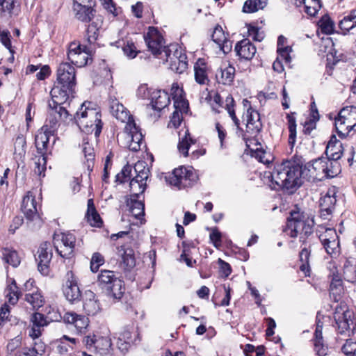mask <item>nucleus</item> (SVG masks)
Wrapping results in <instances>:
<instances>
[{"mask_svg": "<svg viewBox=\"0 0 356 356\" xmlns=\"http://www.w3.org/2000/svg\"><path fill=\"white\" fill-rule=\"evenodd\" d=\"M52 136L49 133H45L42 130L39 131L35 138V145L37 149V152L40 156H47L46 151L47 145L49 143V137Z\"/></svg>", "mask_w": 356, "mask_h": 356, "instance_id": "473e14b6", "label": "nucleus"}, {"mask_svg": "<svg viewBox=\"0 0 356 356\" xmlns=\"http://www.w3.org/2000/svg\"><path fill=\"white\" fill-rule=\"evenodd\" d=\"M152 108L158 111H161L166 107L170 102L169 94L165 90H158L152 92L151 96Z\"/></svg>", "mask_w": 356, "mask_h": 356, "instance_id": "cd10ccee", "label": "nucleus"}, {"mask_svg": "<svg viewBox=\"0 0 356 356\" xmlns=\"http://www.w3.org/2000/svg\"><path fill=\"white\" fill-rule=\"evenodd\" d=\"M211 37L213 41L219 46L224 53L226 52L225 49V47L227 50L230 49V46L227 44L229 41L227 39L222 28L220 25H217L215 27Z\"/></svg>", "mask_w": 356, "mask_h": 356, "instance_id": "72a5a7b5", "label": "nucleus"}, {"mask_svg": "<svg viewBox=\"0 0 356 356\" xmlns=\"http://www.w3.org/2000/svg\"><path fill=\"white\" fill-rule=\"evenodd\" d=\"M220 74H217V78L219 79V82L222 84H230L234 78L235 68H220Z\"/></svg>", "mask_w": 356, "mask_h": 356, "instance_id": "a18cd8bd", "label": "nucleus"}, {"mask_svg": "<svg viewBox=\"0 0 356 356\" xmlns=\"http://www.w3.org/2000/svg\"><path fill=\"white\" fill-rule=\"evenodd\" d=\"M26 141L23 135H19L15 140L14 149L15 154L23 156L26 153Z\"/></svg>", "mask_w": 356, "mask_h": 356, "instance_id": "3c124183", "label": "nucleus"}, {"mask_svg": "<svg viewBox=\"0 0 356 356\" xmlns=\"http://www.w3.org/2000/svg\"><path fill=\"white\" fill-rule=\"evenodd\" d=\"M83 309L88 315L94 316L101 310L100 303L96 295L91 291L85 293Z\"/></svg>", "mask_w": 356, "mask_h": 356, "instance_id": "b1692460", "label": "nucleus"}, {"mask_svg": "<svg viewBox=\"0 0 356 356\" xmlns=\"http://www.w3.org/2000/svg\"><path fill=\"white\" fill-rule=\"evenodd\" d=\"M175 111H178L179 113H186L189 108L188 101L184 97L174 101Z\"/></svg>", "mask_w": 356, "mask_h": 356, "instance_id": "0e129e2a", "label": "nucleus"}, {"mask_svg": "<svg viewBox=\"0 0 356 356\" xmlns=\"http://www.w3.org/2000/svg\"><path fill=\"white\" fill-rule=\"evenodd\" d=\"M47 156H39L35 162V172L40 177H44V171L46 170Z\"/></svg>", "mask_w": 356, "mask_h": 356, "instance_id": "69168bd1", "label": "nucleus"}, {"mask_svg": "<svg viewBox=\"0 0 356 356\" xmlns=\"http://www.w3.org/2000/svg\"><path fill=\"white\" fill-rule=\"evenodd\" d=\"M131 166L130 165H124L122 170L115 176V181L120 184H123L127 181L131 174Z\"/></svg>", "mask_w": 356, "mask_h": 356, "instance_id": "4d7b16f0", "label": "nucleus"}, {"mask_svg": "<svg viewBox=\"0 0 356 356\" xmlns=\"http://www.w3.org/2000/svg\"><path fill=\"white\" fill-rule=\"evenodd\" d=\"M330 317L318 312L316 316V328L313 343L314 350L317 356H326L328 352V347L323 337V330L327 325Z\"/></svg>", "mask_w": 356, "mask_h": 356, "instance_id": "1a4fd4ad", "label": "nucleus"}, {"mask_svg": "<svg viewBox=\"0 0 356 356\" xmlns=\"http://www.w3.org/2000/svg\"><path fill=\"white\" fill-rule=\"evenodd\" d=\"M76 238L71 233L54 234V245L56 252L63 258H70L73 255Z\"/></svg>", "mask_w": 356, "mask_h": 356, "instance_id": "9d476101", "label": "nucleus"}, {"mask_svg": "<svg viewBox=\"0 0 356 356\" xmlns=\"http://www.w3.org/2000/svg\"><path fill=\"white\" fill-rule=\"evenodd\" d=\"M35 197L28 194L22 200V211L28 220H33L38 218Z\"/></svg>", "mask_w": 356, "mask_h": 356, "instance_id": "bb28decb", "label": "nucleus"}, {"mask_svg": "<svg viewBox=\"0 0 356 356\" xmlns=\"http://www.w3.org/2000/svg\"><path fill=\"white\" fill-rule=\"evenodd\" d=\"M345 343L341 346V351L346 356H356V341L346 339Z\"/></svg>", "mask_w": 356, "mask_h": 356, "instance_id": "864d4df0", "label": "nucleus"}, {"mask_svg": "<svg viewBox=\"0 0 356 356\" xmlns=\"http://www.w3.org/2000/svg\"><path fill=\"white\" fill-rule=\"evenodd\" d=\"M335 129L341 138H346L356 126V107L353 106L343 108L335 118Z\"/></svg>", "mask_w": 356, "mask_h": 356, "instance_id": "423d86ee", "label": "nucleus"}, {"mask_svg": "<svg viewBox=\"0 0 356 356\" xmlns=\"http://www.w3.org/2000/svg\"><path fill=\"white\" fill-rule=\"evenodd\" d=\"M268 0H247L245 1L243 12L252 13L264 9L267 5Z\"/></svg>", "mask_w": 356, "mask_h": 356, "instance_id": "4c0bfd02", "label": "nucleus"}, {"mask_svg": "<svg viewBox=\"0 0 356 356\" xmlns=\"http://www.w3.org/2000/svg\"><path fill=\"white\" fill-rule=\"evenodd\" d=\"M343 291L341 280L333 278L330 286V293L335 302L340 300Z\"/></svg>", "mask_w": 356, "mask_h": 356, "instance_id": "a19ab883", "label": "nucleus"}, {"mask_svg": "<svg viewBox=\"0 0 356 356\" xmlns=\"http://www.w3.org/2000/svg\"><path fill=\"white\" fill-rule=\"evenodd\" d=\"M6 291V297L8 298L9 302L12 305L17 303L21 295V292L18 290V287L14 280L12 281L11 284L8 286Z\"/></svg>", "mask_w": 356, "mask_h": 356, "instance_id": "49530a36", "label": "nucleus"}, {"mask_svg": "<svg viewBox=\"0 0 356 356\" xmlns=\"http://www.w3.org/2000/svg\"><path fill=\"white\" fill-rule=\"evenodd\" d=\"M326 251L332 258H337L341 253L339 237L333 238L331 241L321 243Z\"/></svg>", "mask_w": 356, "mask_h": 356, "instance_id": "58836bf2", "label": "nucleus"}, {"mask_svg": "<svg viewBox=\"0 0 356 356\" xmlns=\"http://www.w3.org/2000/svg\"><path fill=\"white\" fill-rule=\"evenodd\" d=\"M104 264V258L99 252H95L90 261V270L93 272H97L99 267Z\"/></svg>", "mask_w": 356, "mask_h": 356, "instance_id": "6e6d98bb", "label": "nucleus"}, {"mask_svg": "<svg viewBox=\"0 0 356 356\" xmlns=\"http://www.w3.org/2000/svg\"><path fill=\"white\" fill-rule=\"evenodd\" d=\"M63 292L66 299L73 302L79 300L81 291L77 284V281L72 271L70 270L65 276V282L63 286Z\"/></svg>", "mask_w": 356, "mask_h": 356, "instance_id": "f3484780", "label": "nucleus"}, {"mask_svg": "<svg viewBox=\"0 0 356 356\" xmlns=\"http://www.w3.org/2000/svg\"><path fill=\"white\" fill-rule=\"evenodd\" d=\"M172 186L185 188L191 186L197 179V175L192 167L181 166L175 168L171 175L165 177Z\"/></svg>", "mask_w": 356, "mask_h": 356, "instance_id": "6e6552de", "label": "nucleus"}, {"mask_svg": "<svg viewBox=\"0 0 356 356\" xmlns=\"http://www.w3.org/2000/svg\"><path fill=\"white\" fill-rule=\"evenodd\" d=\"M136 195V194L130 195L129 197L127 198L126 202L132 216L137 219H140L145 216L144 200H140V197Z\"/></svg>", "mask_w": 356, "mask_h": 356, "instance_id": "a878e982", "label": "nucleus"}, {"mask_svg": "<svg viewBox=\"0 0 356 356\" xmlns=\"http://www.w3.org/2000/svg\"><path fill=\"white\" fill-rule=\"evenodd\" d=\"M311 177L307 165L303 168L291 160L276 164L273 172H265L264 175V179L270 183L271 189H282L291 193L302 184V179L309 181Z\"/></svg>", "mask_w": 356, "mask_h": 356, "instance_id": "f257e3e1", "label": "nucleus"}, {"mask_svg": "<svg viewBox=\"0 0 356 356\" xmlns=\"http://www.w3.org/2000/svg\"><path fill=\"white\" fill-rule=\"evenodd\" d=\"M317 37L322 40L325 50L332 46V41L328 36L334 32V24L327 15H324L317 23Z\"/></svg>", "mask_w": 356, "mask_h": 356, "instance_id": "f8f14e48", "label": "nucleus"}, {"mask_svg": "<svg viewBox=\"0 0 356 356\" xmlns=\"http://www.w3.org/2000/svg\"><path fill=\"white\" fill-rule=\"evenodd\" d=\"M125 129L129 131V136L131 138L129 145V149L133 152H137L140 149L143 136L140 132L139 127L135 122H128L125 126Z\"/></svg>", "mask_w": 356, "mask_h": 356, "instance_id": "aec40b11", "label": "nucleus"}, {"mask_svg": "<svg viewBox=\"0 0 356 356\" xmlns=\"http://www.w3.org/2000/svg\"><path fill=\"white\" fill-rule=\"evenodd\" d=\"M63 321L67 324L74 326L79 333H85L89 325V319L86 316L78 314L75 312H67L63 316Z\"/></svg>", "mask_w": 356, "mask_h": 356, "instance_id": "4be33fe9", "label": "nucleus"}, {"mask_svg": "<svg viewBox=\"0 0 356 356\" xmlns=\"http://www.w3.org/2000/svg\"><path fill=\"white\" fill-rule=\"evenodd\" d=\"M90 22L87 27L86 37L89 43H93L98 38L99 29L102 26V19L100 17H97L95 21L92 20Z\"/></svg>", "mask_w": 356, "mask_h": 356, "instance_id": "f704fd0d", "label": "nucleus"}, {"mask_svg": "<svg viewBox=\"0 0 356 356\" xmlns=\"http://www.w3.org/2000/svg\"><path fill=\"white\" fill-rule=\"evenodd\" d=\"M68 60L75 67H84L91 64V57L86 51L79 53H73L71 56H67Z\"/></svg>", "mask_w": 356, "mask_h": 356, "instance_id": "c9c22d12", "label": "nucleus"}, {"mask_svg": "<svg viewBox=\"0 0 356 356\" xmlns=\"http://www.w3.org/2000/svg\"><path fill=\"white\" fill-rule=\"evenodd\" d=\"M195 140L191 137L188 131H186L185 135L183 138H179V142L177 145L178 150L184 156H188V150L191 144H194Z\"/></svg>", "mask_w": 356, "mask_h": 356, "instance_id": "ea45409f", "label": "nucleus"}, {"mask_svg": "<svg viewBox=\"0 0 356 356\" xmlns=\"http://www.w3.org/2000/svg\"><path fill=\"white\" fill-rule=\"evenodd\" d=\"M334 320L337 334L345 338L350 337L352 332L350 325H353L355 316L353 311L348 309L344 302H340L334 309Z\"/></svg>", "mask_w": 356, "mask_h": 356, "instance_id": "39448f33", "label": "nucleus"}, {"mask_svg": "<svg viewBox=\"0 0 356 356\" xmlns=\"http://www.w3.org/2000/svg\"><path fill=\"white\" fill-rule=\"evenodd\" d=\"M21 339L19 337L14 338L11 339L8 343L7 344L6 349L7 353L9 355H14L15 354L20 350L21 348Z\"/></svg>", "mask_w": 356, "mask_h": 356, "instance_id": "13d9d810", "label": "nucleus"}, {"mask_svg": "<svg viewBox=\"0 0 356 356\" xmlns=\"http://www.w3.org/2000/svg\"><path fill=\"white\" fill-rule=\"evenodd\" d=\"M308 219L305 213H300V211L293 210L290 212V217L287 218V222L284 232H288L291 237H296L298 233H300V239L305 241V238L309 236L312 234V226L307 224Z\"/></svg>", "mask_w": 356, "mask_h": 356, "instance_id": "20e7f679", "label": "nucleus"}, {"mask_svg": "<svg viewBox=\"0 0 356 356\" xmlns=\"http://www.w3.org/2000/svg\"><path fill=\"white\" fill-rule=\"evenodd\" d=\"M286 118L288 120L289 124V142L290 144L293 145L296 140V119L290 114H287Z\"/></svg>", "mask_w": 356, "mask_h": 356, "instance_id": "603ef678", "label": "nucleus"}, {"mask_svg": "<svg viewBox=\"0 0 356 356\" xmlns=\"http://www.w3.org/2000/svg\"><path fill=\"white\" fill-rule=\"evenodd\" d=\"M3 261L13 267H17L20 264V259L17 252L8 248H4L2 251Z\"/></svg>", "mask_w": 356, "mask_h": 356, "instance_id": "37998d69", "label": "nucleus"}, {"mask_svg": "<svg viewBox=\"0 0 356 356\" xmlns=\"http://www.w3.org/2000/svg\"><path fill=\"white\" fill-rule=\"evenodd\" d=\"M145 41L152 53L154 56L161 54L162 49H167L163 47V38L158 30L154 27H149L147 33L144 35Z\"/></svg>", "mask_w": 356, "mask_h": 356, "instance_id": "dca6fc26", "label": "nucleus"}, {"mask_svg": "<svg viewBox=\"0 0 356 356\" xmlns=\"http://www.w3.org/2000/svg\"><path fill=\"white\" fill-rule=\"evenodd\" d=\"M313 170L316 172L313 179L321 181L339 175L341 172V165L338 161L330 160V157L321 156L313 160Z\"/></svg>", "mask_w": 356, "mask_h": 356, "instance_id": "0eeeda50", "label": "nucleus"}, {"mask_svg": "<svg viewBox=\"0 0 356 356\" xmlns=\"http://www.w3.org/2000/svg\"><path fill=\"white\" fill-rule=\"evenodd\" d=\"M38 268L41 274L47 275L49 273V264L52 258L51 245L45 241L41 243L38 250Z\"/></svg>", "mask_w": 356, "mask_h": 356, "instance_id": "4468645a", "label": "nucleus"}, {"mask_svg": "<svg viewBox=\"0 0 356 356\" xmlns=\"http://www.w3.org/2000/svg\"><path fill=\"white\" fill-rule=\"evenodd\" d=\"M194 70L195 79L197 83L203 85L209 81L206 68H194Z\"/></svg>", "mask_w": 356, "mask_h": 356, "instance_id": "052dcab7", "label": "nucleus"}, {"mask_svg": "<svg viewBox=\"0 0 356 356\" xmlns=\"http://www.w3.org/2000/svg\"><path fill=\"white\" fill-rule=\"evenodd\" d=\"M130 190L131 191V195H136L138 197H140L143 194L146 189V182H141L137 181V179H132L129 183Z\"/></svg>", "mask_w": 356, "mask_h": 356, "instance_id": "8fccbe9b", "label": "nucleus"}, {"mask_svg": "<svg viewBox=\"0 0 356 356\" xmlns=\"http://www.w3.org/2000/svg\"><path fill=\"white\" fill-rule=\"evenodd\" d=\"M309 256L310 251L307 248H303L300 252V260L302 262L300 270L305 273L306 277L310 276Z\"/></svg>", "mask_w": 356, "mask_h": 356, "instance_id": "c03bdc74", "label": "nucleus"}, {"mask_svg": "<svg viewBox=\"0 0 356 356\" xmlns=\"http://www.w3.org/2000/svg\"><path fill=\"white\" fill-rule=\"evenodd\" d=\"M109 109L113 116L122 122H134L129 111L119 102L116 99H112L109 101Z\"/></svg>", "mask_w": 356, "mask_h": 356, "instance_id": "412c9836", "label": "nucleus"}, {"mask_svg": "<svg viewBox=\"0 0 356 356\" xmlns=\"http://www.w3.org/2000/svg\"><path fill=\"white\" fill-rule=\"evenodd\" d=\"M111 346V339L106 337L97 335L95 350H108Z\"/></svg>", "mask_w": 356, "mask_h": 356, "instance_id": "e2e57ef3", "label": "nucleus"}, {"mask_svg": "<svg viewBox=\"0 0 356 356\" xmlns=\"http://www.w3.org/2000/svg\"><path fill=\"white\" fill-rule=\"evenodd\" d=\"M262 129V123L254 124L250 122H246V133L250 136H256Z\"/></svg>", "mask_w": 356, "mask_h": 356, "instance_id": "338daca9", "label": "nucleus"}, {"mask_svg": "<svg viewBox=\"0 0 356 356\" xmlns=\"http://www.w3.org/2000/svg\"><path fill=\"white\" fill-rule=\"evenodd\" d=\"M343 151L342 143L332 135L326 147V157H330L331 161H338L343 154Z\"/></svg>", "mask_w": 356, "mask_h": 356, "instance_id": "393cba45", "label": "nucleus"}, {"mask_svg": "<svg viewBox=\"0 0 356 356\" xmlns=\"http://www.w3.org/2000/svg\"><path fill=\"white\" fill-rule=\"evenodd\" d=\"M91 102H83L79 111H76L74 119L79 126L92 128L95 126V136L99 137L102 128L101 115L95 109L90 108Z\"/></svg>", "mask_w": 356, "mask_h": 356, "instance_id": "7ed1b4c3", "label": "nucleus"}, {"mask_svg": "<svg viewBox=\"0 0 356 356\" xmlns=\"http://www.w3.org/2000/svg\"><path fill=\"white\" fill-rule=\"evenodd\" d=\"M236 54L245 60L251 59L256 53V47L248 39H243L236 43L235 46Z\"/></svg>", "mask_w": 356, "mask_h": 356, "instance_id": "c85d7f7f", "label": "nucleus"}, {"mask_svg": "<svg viewBox=\"0 0 356 356\" xmlns=\"http://www.w3.org/2000/svg\"><path fill=\"white\" fill-rule=\"evenodd\" d=\"M99 286L106 295L113 300H120L124 293V282L118 277L114 271L101 270L97 277Z\"/></svg>", "mask_w": 356, "mask_h": 356, "instance_id": "f03ea898", "label": "nucleus"}, {"mask_svg": "<svg viewBox=\"0 0 356 356\" xmlns=\"http://www.w3.org/2000/svg\"><path fill=\"white\" fill-rule=\"evenodd\" d=\"M25 300L30 303L34 309L42 307L43 303L42 296L38 291L32 293H26Z\"/></svg>", "mask_w": 356, "mask_h": 356, "instance_id": "de8ad7c7", "label": "nucleus"}, {"mask_svg": "<svg viewBox=\"0 0 356 356\" xmlns=\"http://www.w3.org/2000/svg\"><path fill=\"white\" fill-rule=\"evenodd\" d=\"M74 93L75 91L73 88H65L55 85L51 90V101L49 102V107L59 109L60 106H63L62 105L74 97Z\"/></svg>", "mask_w": 356, "mask_h": 356, "instance_id": "ddd939ff", "label": "nucleus"}, {"mask_svg": "<svg viewBox=\"0 0 356 356\" xmlns=\"http://www.w3.org/2000/svg\"><path fill=\"white\" fill-rule=\"evenodd\" d=\"M134 170L136 172V175L133 179H137V181L141 182H146L149 177V170L144 165V163L138 162L134 166Z\"/></svg>", "mask_w": 356, "mask_h": 356, "instance_id": "09e8293b", "label": "nucleus"}, {"mask_svg": "<svg viewBox=\"0 0 356 356\" xmlns=\"http://www.w3.org/2000/svg\"><path fill=\"white\" fill-rule=\"evenodd\" d=\"M82 152L86 159L84 164L88 171H92L95 163V153L93 145L89 142L88 138L83 139Z\"/></svg>", "mask_w": 356, "mask_h": 356, "instance_id": "7c9ffc66", "label": "nucleus"}, {"mask_svg": "<svg viewBox=\"0 0 356 356\" xmlns=\"http://www.w3.org/2000/svg\"><path fill=\"white\" fill-rule=\"evenodd\" d=\"M96 6H83V7L72 8L75 18L83 23H89L92 22L96 16Z\"/></svg>", "mask_w": 356, "mask_h": 356, "instance_id": "5701e85b", "label": "nucleus"}, {"mask_svg": "<svg viewBox=\"0 0 356 356\" xmlns=\"http://www.w3.org/2000/svg\"><path fill=\"white\" fill-rule=\"evenodd\" d=\"M15 356H38V353L35 348H22Z\"/></svg>", "mask_w": 356, "mask_h": 356, "instance_id": "774afa93", "label": "nucleus"}, {"mask_svg": "<svg viewBox=\"0 0 356 356\" xmlns=\"http://www.w3.org/2000/svg\"><path fill=\"white\" fill-rule=\"evenodd\" d=\"M286 38L283 35H280L277 39V57L273 62L272 67L280 65L283 67L284 65L291 63L292 57L290 54L292 52V47L290 46H284Z\"/></svg>", "mask_w": 356, "mask_h": 356, "instance_id": "a211bd4d", "label": "nucleus"}, {"mask_svg": "<svg viewBox=\"0 0 356 356\" xmlns=\"http://www.w3.org/2000/svg\"><path fill=\"white\" fill-rule=\"evenodd\" d=\"M316 234L321 243L338 238V235L334 229L326 228L323 226L318 227L316 230Z\"/></svg>", "mask_w": 356, "mask_h": 356, "instance_id": "e433bc0d", "label": "nucleus"}, {"mask_svg": "<svg viewBox=\"0 0 356 356\" xmlns=\"http://www.w3.org/2000/svg\"><path fill=\"white\" fill-rule=\"evenodd\" d=\"M122 51L124 55L129 58H134L139 52L134 43L131 41H127V42L124 44Z\"/></svg>", "mask_w": 356, "mask_h": 356, "instance_id": "bf43d9fd", "label": "nucleus"}, {"mask_svg": "<svg viewBox=\"0 0 356 356\" xmlns=\"http://www.w3.org/2000/svg\"><path fill=\"white\" fill-rule=\"evenodd\" d=\"M337 192V188L332 186L327 190L325 195H322L320 198L319 207L321 217L323 219H327L334 209L337 202L335 197Z\"/></svg>", "mask_w": 356, "mask_h": 356, "instance_id": "2eb2a0df", "label": "nucleus"}, {"mask_svg": "<svg viewBox=\"0 0 356 356\" xmlns=\"http://www.w3.org/2000/svg\"><path fill=\"white\" fill-rule=\"evenodd\" d=\"M76 339L75 338H70L67 335H63L62 338L57 340L55 343L56 351L60 354L67 353L70 348L72 349V347L67 343L70 341L72 344L76 343Z\"/></svg>", "mask_w": 356, "mask_h": 356, "instance_id": "79ce46f5", "label": "nucleus"}, {"mask_svg": "<svg viewBox=\"0 0 356 356\" xmlns=\"http://www.w3.org/2000/svg\"><path fill=\"white\" fill-rule=\"evenodd\" d=\"M243 120H245L246 122H252L254 124H256V122L261 123L259 113L252 108L247 109L246 113L243 115Z\"/></svg>", "mask_w": 356, "mask_h": 356, "instance_id": "680f3d73", "label": "nucleus"}, {"mask_svg": "<svg viewBox=\"0 0 356 356\" xmlns=\"http://www.w3.org/2000/svg\"><path fill=\"white\" fill-rule=\"evenodd\" d=\"M118 252L122 257L120 266L124 270H130L136 266V259L133 249L124 248V246H121Z\"/></svg>", "mask_w": 356, "mask_h": 356, "instance_id": "2f4dec72", "label": "nucleus"}, {"mask_svg": "<svg viewBox=\"0 0 356 356\" xmlns=\"http://www.w3.org/2000/svg\"><path fill=\"white\" fill-rule=\"evenodd\" d=\"M339 27L341 29L342 34L346 35L350 30L355 27L351 17L348 15L339 22Z\"/></svg>", "mask_w": 356, "mask_h": 356, "instance_id": "5fc2aeb1", "label": "nucleus"}, {"mask_svg": "<svg viewBox=\"0 0 356 356\" xmlns=\"http://www.w3.org/2000/svg\"><path fill=\"white\" fill-rule=\"evenodd\" d=\"M164 53L166 56V60L163 63V65L168 63L171 67L177 64L179 65H188L187 56L181 48H177L172 55L169 53V49H165Z\"/></svg>", "mask_w": 356, "mask_h": 356, "instance_id": "c756f323", "label": "nucleus"}, {"mask_svg": "<svg viewBox=\"0 0 356 356\" xmlns=\"http://www.w3.org/2000/svg\"><path fill=\"white\" fill-rule=\"evenodd\" d=\"M58 116L63 120L67 119L69 112L66 109L65 106H60L59 109L56 108H49L44 124L40 130L54 136L59 126Z\"/></svg>", "mask_w": 356, "mask_h": 356, "instance_id": "9b49d317", "label": "nucleus"}, {"mask_svg": "<svg viewBox=\"0 0 356 356\" xmlns=\"http://www.w3.org/2000/svg\"><path fill=\"white\" fill-rule=\"evenodd\" d=\"M57 86L74 89L76 86L75 68H58Z\"/></svg>", "mask_w": 356, "mask_h": 356, "instance_id": "6ab92c4d", "label": "nucleus"}]
</instances>
